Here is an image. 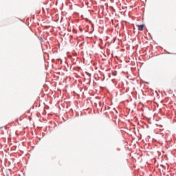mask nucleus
I'll return each mask as SVG.
<instances>
[{"label": "nucleus", "instance_id": "1", "mask_svg": "<svg viewBox=\"0 0 176 176\" xmlns=\"http://www.w3.org/2000/svg\"><path fill=\"white\" fill-rule=\"evenodd\" d=\"M137 27L139 31H144V25H138Z\"/></svg>", "mask_w": 176, "mask_h": 176}]
</instances>
